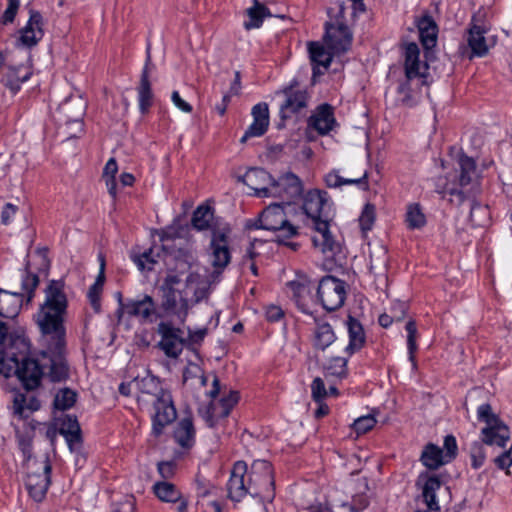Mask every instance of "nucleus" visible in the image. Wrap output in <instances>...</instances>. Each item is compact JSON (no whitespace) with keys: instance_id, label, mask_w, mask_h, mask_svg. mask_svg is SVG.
Instances as JSON below:
<instances>
[{"instance_id":"nucleus-1","label":"nucleus","mask_w":512,"mask_h":512,"mask_svg":"<svg viewBox=\"0 0 512 512\" xmlns=\"http://www.w3.org/2000/svg\"><path fill=\"white\" fill-rule=\"evenodd\" d=\"M67 297L62 281L51 280L45 289V300L35 314V321L41 332L43 362L34 358L6 367L0 363V374L5 378L15 375L27 391L38 388L44 376V368H49L48 376L52 382L68 378L69 368L65 360L66 329L64 317L67 310Z\"/></svg>"},{"instance_id":"nucleus-2","label":"nucleus","mask_w":512,"mask_h":512,"mask_svg":"<svg viewBox=\"0 0 512 512\" xmlns=\"http://www.w3.org/2000/svg\"><path fill=\"white\" fill-rule=\"evenodd\" d=\"M303 210L312 220L316 231V235L312 237L314 247L327 257L339 253L341 245L329 229L331 204L327 192L317 189L308 191L304 196Z\"/></svg>"},{"instance_id":"nucleus-3","label":"nucleus","mask_w":512,"mask_h":512,"mask_svg":"<svg viewBox=\"0 0 512 512\" xmlns=\"http://www.w3.org/2000/svg\"><path fill=\"white\" fill-rule=\"evenodd\" d=\"M133 385L141 393L155 397L153 401L155 414L153 416L152 430L155 436H159L163 428L173 422L177 416L171 393L161 387L158 378L149 374L144 377H135Z\"/></svg>"},{"instance_id":"nucleus-4","label":"nucleus","mask_w":512,"mask_h":512,"mask_svg":"<svg viewBox=\"0 0 512 512\" xmlns=\"http://www.w3.org/2000/svg\"><path fill=\"white\" fill-rule=\"evenodd\" d=\"M459 175L457 183L447 185L444 189V198L456 206L462 205L466 200L474 197L473 182L476 179V163L473 158L461 155L458 160Z\"/></svg>"},{"instance_id":"nucleus-5","label":"nucleus","mask_w":512,"mask_h":512,"mask_svg":"<svg viewBox=\"0 0 512 512\" xmlns=\"http://www.w3.org/2000/svg\"><path fill=\"white\" fill-rule=\"evenodd\" d=\"M38 284L39 277L36 274L26 272L22 279V292H9L0 289V316L4 318L16 317L21 309L24 293L27 294V302H30Z\"/></svg>"},{"instance_id":"nucleus-6","label":"nucleus","mask_w":512,"mask_h":512,"mask_svg":"<svg viewBox=\"0 0 512 512\" xmlns=\"http://www.w3.org/2000/svg\"><path fill=\"white\" fill-rule=\"evenodd\" d=\"M478 419L486 424L482 429V442L487 445L504 447L510 439V430L500 418L492 412L489 404L479 406Z\"/></svg>"},{"instance_id":"nucleus-7","label":"nucleus","mask_w":512,"mask_h":512,"mask_svg":"<svg viewBox=\"0 0 512 512\" xmlns=\"http://www.w3.org/2000/svg\"><path fill=\"white\" fill-rule=\"evenodd\" d=\"M250 488H253L252 495L261 496L271 502L275 497L274 473L270 462L266 460H255L251 465L248 478Z\"/></svg>"},{"instance_id":"nucleus-8","label":"nucleus","mask_w":512,"mask_h":512,"mask_svg":"<svg viewBox=\"0 0 512 512\" xmlns=\"http://www.w3.org/2000/svg\"><path fill=\"white\" fill-rule=\"evenodd\" d=\"M317 295L327 311H335L342 307L346 298L345 282L334 276H325L319 282Z\"/></svg>"},{"instance_id":"nucleus-9","label":"nucleus","mask_w":512,"mask_h":512,"mask_svg":"<svg viewBox=\"0 0 512 512\" xmlns=\"http://www.w3.org/2000/svg\"><path fill=\"white\" fill-rule=\"evenodd\" d=\"M258 222L259 226L255 225L256 228L282 231L286 237H292L297 234V228L288 222L283 204L280 203H273L267 206L260 214Z\"/></svg>"},{"instance_id":"nucleus-10","label":"nucleus","mask_w":512,"mask_h":512,"mask_svg":"<svg viewBox=\"0 0 512 512\" xmlns=\"http://www.w3.org/2000/svg\"><path fill=\"white\" fill-rule=\"evenodd\" d=\"M209 262L214 274L220 275L231 261L228 233L214 229L208 250Z\"/></svg>"},{"instance_id":"nucleus-11","label":"nucleus","mask_w":512,"mask_h":512,"mask_svg":"<svg viewBox=\"0 0 512 512\" xmlns=\"http://www.w3.org/2000/svg\"><path fill=\"white\" fill-rule=\"evenodd\" d=\"M30 343L23 332L10 333L7 341L0 347V363L6 367L14 365L28 358Z\"/></svg>"},{"instance_id":"nucleus-12","label":"nucleus","mask_w":512,"mask_h":512,"mask_svg":"<svg viewBox=\"0 0 512 512\" xmlns=\"http://www.w3.org/2000/svg\"><path fill=\"white\" fill-rule=\"evenodd\" d=\"M303 192L301 180L293 173H286L278 180H271L268 197L279 198L280 204L290 205Z\"/></svg>"},{"instance_id":"nucleus-13","label":"nucleus","mask_w":512,"mask_h":512,"mask_svg":"<svg viewBox=\"0 0 512 512\" xmlns=\"http://www.w3.org/2000/svg\"><path fill=\"white\" fill-rule=\"evenodd\" d=\"M161 291L160 312L157 316H174L180 323H184L188 315V300L175 288L161 287Z\"/></svg>"},{"instance_id":"nucleus-14","label":"nucleus","mask_w":512,"mask_h":512,"mask_svg":"<svg viewBox=\"0 0 512 512\" xmlns=\"http://www.w3.org/2000/svg\"><path fill=\"white\" fill-rule=\"evenodd\" d=\"M157 333L161 336L158 343L160 349L167 357L177 358L184 347L183 331L174 327L171 322L162 321L157 326Z\"/></svg>"},{"instance_id":"nucleus-15","label":"nucleus","mask_w":512,"mask_h":512,"mask_svg":"<svg viewBox=\"0 0 512 512\" xmlns=\"http://www.w3.org/2000/svg\"><path fill=\"white\" fill-rule=\"evenodd\" d=\"M287 294L300 311L311 314L310 305L313 303L314 285L307 277H298L286 284Z\"/></svg>"},{"instance_id":"nucleus-16","label":"nucleus","mask_w":512,"mask_h":512,"mask_svg":"<svg viewBox=\"0 0 512 512\" xmlns=\"http://www.w3.org/2000/svg\"><path fill=\"white\" fill-rule=\"evenodd\" d=\"M324 41L329 50L335 55L347 52L352 43V34L344 23L325 25Z\"/></svg>"},{"instance_id":"nucleus-17","label":"nucleus","mask_w":512,"mask_h":512,"mask_svg":"<svg viewBox=\"0 0 512 512\" xmlns=\"http://www.w3.org/2000/svg\"><path fill=\"white\" fill-rule=\"evenodd\" d=\"M282 93L285 95V101L280 106L282 119L290 118L293 114L306 108L308 102L306 90L300 89L296 84L292 83L284 88Z\"/></svg>"},{"instance_id":"nucleus-18","label":"nucleus","mask_w":512,"mask_h":512,"mask_svg":"<svg viewBox=\"0 0 512 512\" xmlns=\"http://www.w3.org/2000/svg\"><path fill=\"white\" fill-rule=\"evenodd\" d=\"M247 465L243 461L234 464L230 479L227 484L228 496L232 501H240L250 492V486L245 479Z\"/></svg>"},{"instance_id":"nucleus-19","label":"nucleus","mask_w":512,"mask_h":512,"mask_svg":"<svg viewBox=\"0 0 512 512\" xmlns=\"http://www.w3.org/2000/svg\"><path fill=\"white\" fill-rule=\"evenodd\" d=\"M51 466L46 463L42 472H29L26 478V488L29 495L37 502H41L50 485Z\"/></svg>"},{"instance_id":"nucleus-20","label":"nucleus","mask_w":512,"mask_h":512,"mask_svg":"<svg viewBox=\"0 0 512 512\" xmlns=\"http://www.w3.org/2000/svg\"><path fill=\"white\" fill-rule=\"evenodd\" d=\"M421 481H424L422 486V498L426 509H417L415 512H439L440 507L436 498V492L442 488L441 480L436 475L429 476L427 473H422L418 478V484Z\"/></svg>"},{"instance_id":"nucleus-21","label":"nucleus","mask_w":512,"mask_h":512,"mask_svg":"<svg viewBox=\"0 0 512 512\" xmlns=\"http://www.w3.org/2000/svg\"><path fill=\"white\" fill-rule=\"evenodd\" d=\"M19 33L21 45L27 48L35 46L44 35L42 15L38 11L31 10L27 24Z\"/></svg>"},{"instance_id":"nucleus-22","label":"nucleus","mask_w":512,"mask_h":512,"mask_svg":"<svg viewBox=\"0 0 512 512\" xmlns=\"http://www.w3.org/2000/svg\"><path fill=\"white\" fill-rule=\"evenodd\" d=\"M253 122L247 128L240 142L246 143L252 137L264 135L269 126V109L266 103H258L252 108Z\"/></svg>"},{"instance_id":"nucleus-23","label":"nucleus","mask_w":512,"mask_h":512,"mask_svg":"<svg viewBox=\"0 0 512 512\" xmlns=\"http://www.w3.org/2000/svg\"><path fill=\"white\" fill-rule=\"evenodd\" d=\"M253 122L247 128L240 142L246 143L252 137L264 135L269 126V109L266 103H258L252 108Z\"/></svg>"},{"instance_id":"nucleus-24","label":"nucleus","mask_w":512,"mask_h":512,"mask_svg":"<svg viewBox=\"0 0 512 512\" xmlns=\"http://www.w3.org/2000/svg\"><path fill=\"white\" fill-rule=\"evenodd\" d=\"M324 182L329 188H340L343 185L355 184L362 190L369 189L368 172L366 170L360 173H352L351 177L345 178L340 175L339 170L334 169L325 175Z\"/></svg>"},{"instance_id":"nucleus-25","label":"nucleus","mask_w":512,"mask_h":512,"mask_svg":"<svg viewBox=\"0 0 512 512\" xmlns=\"http://www.w3.org/2000/svg\"><path fill=\"white\" fill-rule=\"evenodd\" d=\"M242 180L255 192L256 196L268 197V189L272 177L266 170L262 168H252L244 174Z\"/></svg>"},{"instance_id":"nucleus-26","label":"nucleus","mask_w":512,"mask_h":512,"mask_svg":"<svg viewBox=\"0 0 512 512\" xmlns=\"http://www.w3.org/2000/svg\"><path fill=\"white\" fill-rule=\"evenodd\" d=\"M121 310L129 316L141 317L148 320L155 313V302L149 295H144L141 299H129L122 303Z\"/></svg>"},{"instance_id":"nucleus-27","label":"nucleus","mask_w":512,"mask_h":512,"mask_svg":"<svg viewBox=\"0 0 512 512\" xmlns=\"http://www.w3.org/2000/svg\"><path fill=\"white\" fill-rule=\"evenodd\" d=\"M336 125L333 107L327 103L320 105L309 118V126L319 134H328Z\"/></svg>"},{"instance_id":"nucleus-28","label":"nucleus","mask_w":512,"mask_h":512,"mask_svg":"<svg viewBox=\"0 0 512 512\" xmlns=\"http://www.w3.org/2000/svg\"><path fill=\"white\" fill-rule=\"evenodd\" d=\"M308 51L309 57L313 64V76H317L318 74H322L319 70V66L324 69H328L333 58V53L331 50H326L322 44L319 42H309L308 43Z\"/></svg>"},{"instance_id":"nucleus-29","label":"nucleus","mask_w":512,"mask_h":512,"mask_svg":"<svg viewBox=\"0 0 512 512\" xmlns=\"http://www.w3.org/2000/svg\"><path fill=\"white\" fill-rule=\"evenodd\" d=\"M151 58L148 55L145 67L142 71L140 83L137 88L138 90V100H139V108L140 111L144 114L146 113L152 105L153 93L151 89V83L149 81V64Z\"/></svg>"},{"instance_id":"nucleus-30","label":"nucleus","mask_w":512,"mask_h":512,"mask_svg":"<svg viewBox=\"0 0 512 512\" xmlns=\"http://www.w3.org/2000/svg\"><path fill=\"white\" fill-rule=\"evenodd\" d=\"M336 340V334L332 326L327 322L316 321L313 332L312 345L316 350L324 351Z\"/></svg>"},{"instance_id":"nucleus-31","label":"nucleus","mask_w":512,"mask_h":512,"mask_svg":"<svg viewBox=\"0 0 512 512\" xmlns=\"http://www.w3.org/2000/svg\"><path fill=\"white\" fill-rule=\"evenodd\" d=\"M349 344L345 348L346 353L352 355L353 353L362 349L365 344V333L361 323L352 316L347 320Z\"/></svg>"},{"instance_id":"nucleus-32","label":"nucleus","mask_w":512,"mask_h":512,"mask_svg":"<svg viewBox=\"0 0 512 512\" xmlns=\"http://www.w3.org/2000/svg\"><path fill=\"white\" fill-rule=\"evenodd\" d=\"M31 74L32 71L29 65L9 67L3 77V83L15 94L19 91L21 83L27 81Z\"/></svg>"},{"instance_id":"nucleus-33","label":"nucleus","mask_w":512,"mask_h":512,"mask_svg":"<svg viewBox=\"0 0 512 512\" xmlns=\"http://www.w3.org/2000/svg\"><path fill=\"white\" fill-rule=\"evenodd\" d=\"M174 439L182 448H191L194 445L195 429L191 417H184L178 422Z\"/></svg>"},{"instance_id":"nucleus-34","label":"nucleus","mask_w":512,"mask_h":512,"mask_svg":"<svg viewBox=\"0 0 512 512\" xmlns=\"http://www.w3.org/2000/svg\"><path fill=\"white\" fill-rule=\"evenodd\" d=\"M420 461L429 470H436L442 465L449 463L446 461L444 451L433 443L425 445L420 456Z\"/></svg>"},{"instance_id":"nucleus-35","label":"nucleus","mask_w":512,"mask_h":512,"mask_svg":"<svg viewBox=\"0 0 512 512\" xmlns=\"http://www.w3.org/2000/svg\"><path fill=\"white\" fill-rule=\"evenodd\" d=\"M484 29L476 24L471 25L468 31V46L471 49V57H483L488 53V45L484 37Z\"/></svg>"},{"instance_id":"nucleus-36","label":"nucleus","mask_w":512,"mask_h":512,"mask_svg":"<svg viewBox=\"0 0 512 512\" xmlns=\"http://www.w3.org/2000/svg\"><path fill=\"white\" fill-rule=\"evenodd\" d=\"M419 37L425 49H430L436 45L437 25L430 16H424L417 21Z\"/></svg>"},{"instance_id":"nucleus-37","label":"nucleus","mask_w":512,"mask_h":512,"mask_svg":"<svg viewBox=\"0 0 512 512\" xmlns=\"http://www.w3.org/2000/svg\"><path fill=\"white\" fill-rule=\"evenodd\" d=\"M419 48L416 43H409L405 48V74L408 79L421 78Z\"/></svg>"},{"instance_id":"nucleus-38","label":"nucleus","mask_w":512,"mask_h":512,"mask_svg":"<svg viewBox=\"0 0 512 512\" xmlns=\"http://www.w3.org/2000/svg\"><path fill=\"white\" fill-rule=\"evenodd\" d=\"M60 433L64 435L71 450L74 444L81 442V429L76 417L67 415L61 423Z\"/></svg>"},{"instance_id":"nucleus-39","label":"nucleus","mask_w":512,"mask_h":512,"mask_svg":"<svg viewBox=\"0 0 512 512\" xmlns=\"http://www.w3.org/2000/svg\"><path fill=\"white\" fill-rule=\"evenodd\" d=\"M247 15L250 20L244 23V27L250 30L259 28L264 18L271 16V13L265 5L261 4L258 0H254V5L247 9Z\"/></svg>"},{"instance_id":"nucleus-40","label":"nucleus","mask_w":512,"mask_h":512,"mask_svg":"<svg viewBox=\"0 0 512 512\" xmlns=\"http://www.w3.org/2000/svg\"><path fill=\"white\" fill-rule=\"evenodd\" d=\"M153 491L159 500L163 502L175 503L181 499V492L177 487L167 481L156 482Z\"/></svg>"},{"instance_id":"nucleus-41","label":"nucleus","mask_w":512,"mask_h":512,"mask_svg":"<svg viewBox=\"0 0 512 512\" xmlns=\"http://www.w3.org/2000/svg\"><path fill=\"white\" fill-rule=\"evenodd\" d=\"M40 408V402L32 397L29 404H26V397L23 394H17L13 401L14 414L20 418H27L30 413Z\"/></svg>"},{"instance_id":"nucleus-42","label":"nucleus","mask_w":512,"mask_h":512,"mask_svg":"<svg viewBox=\"0 0 512 512\" xmlns=\"http://www.w3.org/2000/svg\"><path fill=\"white\" fill-rule=\"evenodd\" d=\"M85 105L80 99L66 101L61 106V111L67 116V122H73L81 126Z\"/></svg>"},{"instance_id":"nucleus-43","label":"nucleus","mask_w":512,"mask_h":512,"mask_svg":"<svg viewBox=\"0 0 512 512\" xmlns=\"http://www.w3.org/2000/svg\"><path fill=\"white\" fill-rule=\"evenodd\" d=\"M347 358L332 357L327 364L324 365V375L326 378H345L347 376Z\"/></svg>"},{"instance_id":"nucleus-44","label":"nucleus","mask_w":512,"mask_h":512,"mask_svg":"<svg viewBox=\"0 0 512 512\" xmlns=\"http://www.w3.org/2000/svg\"><path fill=\"white\" fill-rule=\"evenodd\" d=\"M212 218L213 212L211 208L201 205L194 211L191 222L195 229L202 231L209 228Z\"/></svg>"},{"instance_id":"nucleus-45","label":"nucleus","mask_w":512,"mask_h":512,"mask_svg":"<svg viewBox=\"0 0 512 512\" xmlns=\"http://www.w3.org/2000/svg\"><path fill=\"white\" fill-rule=\"evenodd\" d=\"M405 221L409 229H420L426 224V217L419 204H410L407 207Z\"/></svg>"},{"instance_id":"nucleus-46","label":"nucleus","mask_w":512,"mask_h":512,"mask_svg":"<svg viewBox=\"0 0 512 512\" xmlns=\"http://www.w3.org/2000/svg\"><path fill=\"white\" fill-rule=\"evenodd\" d=\"M77 393L69 388L60 389L54 398V407L65 411L70 409L76 402Z\"/></svg>"},{"instance_id":"nucleus-47","label":"nucleus","mask_w":512,"mask_h":512,"mask_svg":"<svg viewBox=\"0 0 512 512\" xmlns=\"http://www.w3.org/2000/svg\"><path fill=\"white\" fill-rule=\"evenodd\" d=\"M158 255H154L153 250L149 249L142 254L132 255L131 258L141 272H150L158 263Z\"/></svg>"},{"instance_id":"nucleus-48","label":"nucleus","mask_w":512,"mask_h":512,"mask_svg":"<svg viewBox=\"0 0 512 512\" xmlns=\"http://www.w3.org/2000/svg\"><path fill=\"white\" fill-rule=\"evenodd\" d=\"M470 221L473 226L482 227L489 222V209L488 206L481 205L480 203L472 200L470 208Z\"/></svg>"},{"instance_id":"nucleus-49","label":"nucleus","mask_w":512,"mask_h":512,"mask_svg":"<svg viewBox=\"0 0 512 512\" xmlns=\"http://www.w3.org/2000/svg\"><path fill=\"white\" fill-rule=\"evenodd\" d=\"M239 394L236 391H231L228 396L220 399L219 403L213 407V413L220 417H227L232 408L237 404Z\"/></svg>"},{"instance_id":"nucleus-50","label":"nucleus","mask_w":512,"mask_h":512,"mask_svg":"<svg viewBox=\"0 0 512 512\" xmlns=\"http://www.w3.org/2000/svg\"><path fill=\"white\" fill-rule=\"evenodd\" d=\"M405 329H406V332H407V347H408V352H409V360L411 361L412 366L414 368H416V366H417L416 359H415V353L417 351V343H416L417 327H416V322L414 320H409L406 323V325H405Z\"/></svg>"},{"instance_id":"nucleus-51","label":"nucleus","mask_w":512,"mask_h":512,"mask_svg":"<svg viewBox=\"0 0 512 512\" xmlns=\"http://www.w3.org/2000/svg\"><path fill=\"white\" fill-rule=\"evenodd\" d=\"M376 219V208L373 204L367 203L359 216V225L363 233L372 229Z\"/></svg>"},{"instance_id":"nucleus-52","label":"nucleus","mask_w":512,"mask_h":512,"mask_svg":"<svg viewBox=\"0 0 512 512\" xmlns=\"http://www.w3.org/2000/svg\"><path fill=\"white\" fill-rule=\"evenodd\" d=\"M34 437L33 428L27 430L25 433H18V445L20 450L23 453V456L26 460H29L32 456V440Z\"/></svg>"},{"instance_id":"nucleus-53","label":"nucleus","mask_w":512,"mask_h":512,"mask_svg":"<svg viewBox=\"0 0 512 512\" xmlns=\"http://www.w3.org/2000/svg\"><path fill=\"white\" fill-rule=\"evenodd\" d=\"M470 456L472 460V466L475 469L480 468L485 461V452L483 443L474 442L470 447Z\"/></svg>"},{"instance_id":"nucleus-54","label":"nucleus","mask_w":512,"mask_h":512,"mask_svg":"<svg viewBox=\"0 0 512 512\" xmlns=\"http://www.w3.org/2000/svg\"><path fill=\"white\" fill-rule=\"evenodd\" d=\"M376 424V419L371 416H362L356 419L353 423V429L357 434H364L371 430Z\"/></svg>"},{"instance_id":"nucleus-55","label":"nucleus","mask_w":512,"mask_h":512,"mask_svg":"<svg viewBox=\"0 0 512 512\" xmlns=\"http://www.w3.org/2000/svg\"><path fill=\"white\" fill-rule=\"evenodd\" d=\"M311 395L315 402H321L327 396V390L322 378L316 377L312 381Z\"/></svg>"},{"instance_id":"nucleus-56","label":"nucleus","mask_w":512,"mask_h":512,"mask_svg":"<svg viewBox=\"0 0 512 512\" xmlns=\"http://www.w3.org/2000/svg\"><path fill=\"white\" fill-rule=\"evenodd\" d=\"M444 456L446 461L451 462L457 456L458 446L456 439L453 435H447L444 438Z\"/></svg>"},{"instance_id":"nucleus-57","label":"nucleus","mask_w":512,"mask_h":512,"mask_svg":"<svg viewBox=\"0 0 512 512\" xmlns=\"http://www.w3.org/2000/svg\"><path fill=\"white\" fill-rule=\"evenodd\" d=\"M413 79H408L399 84L397 91L399 94L403 95L401 102L403 105L411 106L414 104V99L411 94V81Z\"/></svg>"},{"instance_id":"nucleus-58","label":"nucleus","mask_w":512,"mask_h":512,"mask_svg":"<svg viewBox=\"0 0 512 512\" xmlns=\"http://www.w3.org/2000/svg\"><path fill=\"white\" fill-rule=\"evenodd\" d=\"M399 308H400V312L401 314L400 315H396L395 313V308H393L391 310V315L390 314H382L379 316V324L384 327V328H387L389 327L393 321H401L403 316H404V313H405V305L404 304H399Z\"/></svg>"},{"instance_id":"nucleus-59","label":"nucleus","mask_w":512,"mask_h":512,"mask_svg":"<svg viewBox=\"0 0 512 512\" xmlns=\"http://www.w3.org/2000/svg\"><path fill=\"white\" fill-rule=\"evenodd\" d=\"M103 287L93 284L88 291V299L96 313H99L101 310V301L100 296L102 293Z\"/></svg>"},{"instance_id":"nucleus-60","label":"nucleus","mask_w":512,"mask_h":512,"mask_svg":"<svg viewBox=\"0 0 512 512\" xmlns=\"http://www.w3.org/2000/svg\"><path fill=\"white\" fill-rule=\"evenodd\" d=\"M19 5L20 0H8V6L2 16L3 24L12 23L14 21Z\"/></svg>"},{"instance_id":"nucleus-61","label":"nucleus","mask_w":512,"mask_h":512,"mask_svg":"<svg viewBox=\"0 0 512 512\" xmlns=\"http://www.w3.org/2000/svg\"><path fill=\"white\" fill-rule=\"evenodd\" d=\"M158 472L163 479H170L174 476L176 463L174 461H163L157 465Z\"/></svg>"},{"instance_id":"nucleus-62","label":"nucleus","mask_w":512,"mask_h":512,"mask_svg":"<svg viewBox=\"0 0 512 512\" xmlns=\"http://www.w3.org/2000/svg\"><path fill=\"white\" fill-rule=\"evenodd\" d=\"M266 318L270 322L279 321L283 316L284 312L281 307L276 305H270L266 308Z\"/></svg>"},{"instance_id":"nucleus-63","label":"nucleus","mask_w":512,"mask_h":512,"mask_svg":"<svg viewBox=\"0 0 512 512\" xmlns=\"http://www.w3.org/2000/svg\"><path fill=\"white\" fill-rule=\"evenodd\" d=\"M171 99H172V102L174 103V105L181 111L186 112V113L192 112V106L189 103H187L186 101H184L180 97V95L177 91H174L172 93Z\"/></svg>"},{"instance_id":"nucleus-64","label":"nucleus","mask_w":512,"mask_h":512,"mask_svg":"<svg viewBox=\"0 0 512 512\" xmlns=\"http://www.w3.org/2000/svg\"><path fill=\"white\" fill-rule=\"evenodd\" d=\"M17 211V207L14 206L13 204L11 203H7L3 210H2V213H1V222L4 224V225H7L11 219L12 216L15 215Z\"/></svg>"}]
</instances>
